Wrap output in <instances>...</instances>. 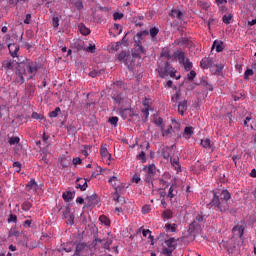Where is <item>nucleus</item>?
Here are the masks:
<instances>
[{"label": "nucleus", "instance_id": "46", "mask_svg": "<svg viewBox=\"0 0 256 256\" xmlns=\"http://www.w3.org/2000/svg\"><path fill=\"white\" fill-rule=\"evenodd\" d=\"M79 30H80V33L82 34V35H89L90 33H91V30H89V28H86V26L85 25H81L80 26V28H79Z\"/></svg>", "mask_w": 256, "mask_h": 256}, {"label": "nucleus", "instance_id": "62", "mask_svg": "<svg viewBox=\"0 0 256 256\" xmlns=\"http://www.w3.org/2000/svg\"><path fill=\"white\" fill-rule=\"evenodd\" d=\"M119 47H121V42L111 44L112 51H119Z\"/></svg>", "mask_w": 256, "mask_h": 256}, {"label": "nucleus", "instance_id": "52", "mask_svg": "<svg viewBox=\"0 0 256 256\" xmlns=\"http://www.w3.org/2000/svg\"><path fill=\"white\" fill-rule=\"evenodd\" d=\"M195 77H197V72H195V70H191L190 73L187 75V80L194 81Z\"/></svg>", "mask_w": 256, "mask_h": 256}, {"label": "nucleus", "instance_id": "3", "mask_svg": "<svg viewBox=\"0 0 256 256\" xmlns=\"http://www.w3.org/2000/svg\"><path fill=\"white\" fill-rule=\"evenodd\" d=\"M142 171H145V182L146 183H153L155 181V177H157V174L159 173V170L155 167V164H150L147 166H143Z\"/></svg>", "mask_w": 256, "mask_h": 256}, {"label": "nucleus", "instance_id": "33", "mask_svg": "<svg viewBox=\"0 0 256 256\" xmlns=\"http://www.w3.org/2000/svg\"><path fill=\"white\" fill-rule=\"evenodd\" d=\"M200 145L204 149H211V139L206 138L204 140H201Z\"/></svg>", "mask_w": 256, "mask_h": 256}, {"label": "nucleus", "instance_id": "17", "mask_svg": "<svg viewBox=\"0 0 256 256\" xmlns=\"http://www.w3.org/2000/svg\"><path fill=\"white\" fill-rule=\"evenodd\" d=\"M112 99L114 103H117V105H121V103L124 101L125 98H123L122 93L114 92L112 95Z\"/></svg>", "mask_w": 256, "mask_h": 256}, {"label": "nucleus", "instance_id": "32", "mask_svg": "<svg viewBox=\"0 0 256 256\" xmlns=\"http://www.w3.org/2000/svg\"><path fill=\"white\" fill-rule=\"evenodd\" d=\"M198 7H200V9H203L204 11H207V9H209V7H211V5L203 0H199L197 2Z\"/></svg>", "mask_w": 256, "mask_h": 256}, {"label": "nucleus", "instance_id": "9", "mask_svg": "<svg viewBox=\"0 0 256 256\" xmlns=\"http://www.w3.org/2000/svg\"><path fill=\"white\" fill-rule=\"evenodd\" d=\"M63 217L66 220L67 225H73L75 221V216L71 214V208L69 206H67L65 211L63 212Z\"/></svg>", "mask_w": 256, "mask_h": 256}, {"label": "nucleus", "instance_id": "11", "mask_svg": "<svg viewBox=\"0 0 256 256\" xmlns=\"http://www.w3.org/2000/svg\"><path fill=\"white\" fill-rule=\"evenodd\" d=\"M19 63H21V62H17V60H15V61L4 60V61L2 62V67H3L4 69H7V70L12 71V69H15V66H16V65L19 66Z\"/></svg>", "mask_w": 256, "mask_h": 256}, {"label": "nucleus", "instance_id": "51", "mask_svg": "<svg viewBox=\"0 0 256 256\" xmlns=\"http://www.w3.org/2000/svg\"><path fill=\"white\" fill-rule=\"evenodd\" d=\"M194 221H197L198 223H203L205 222V215H203V212H200L196 217H195V220Z\"/></svg>", "mask_w": 256, "mask_h": 256}, {"label": "nucleus", "instance_id": "20", "mask_svg": "<svg viewBox=\"0 0 256 256\" xmlns=\"http://www.w3.org/2000/svg\"><path fill=\"white\" fill-rule=\"evenodd\" d=\"M165 244L167 245L168 249H177V239L175 238H169L168 240H165Z\"/></svg>", "mask_w": 256, "mask_h": 256}, {"label": "nucleus", "instance_id": "2", "mask_svg": "<svg viewBox=\"0 0 256 256\" xmlns=\"http://www.w3.org/2000/svg\"><path fill=\"white\" fill-rule=\"evenodd\" d=\"M117 59L118 61H122L125 65H127L128 69H131L135 65V59L140 58L138 54L124 50L118 54Z\"/></svg>", "mask_w": 256, "mask_h": 256}, {"label": "nucleus", "instance_id": "1", "mask_svg": "<svg viewBox=\"0 0 256 256\" xmlns=\"http://www.w3.org/2000/svg\"><path fill=\"white\" fill-rule=\"evenodd\" d=\"M213 197L210 201V206L215 207L221 213H227L229 211V201L231 200V193L227 189L222 190L219 195L217 191H212Z\"/></svg>", "mask_w": 256, "mask_h": 256}, {"label": "nucleus", "instance_id": "40", "mask_svg": "<svg viewBox=\"0 0 256 256\" xmlns=\"http://www.w3.org/2000/svg\"><path fill=\"white\" fill-rule=\"evenodd\" d=\"M111 245H113V240L108 238L103 243V249H107L108 251H111Z\"/></svg>", "mask_w": 256, "mask_h": 256}, {"label": "nucleus", "instance_id": "18", "mask_svg": "<svg viewBox=\"0 0 256 256\" xmlns=\"http://www.w3.org/2000/svg\"><path fill=\"white\" fill-rule=\"evenodd\" d=\"M170 163L172 167L179 173L181 171V163L179 162V157L176 158H170Z\"/></svg>", "mask_w": 256, "mask_h": 256}, {"label": "nucleus", "instance_id": "14", "mask_svg": "<svg viewBox=\"0 0 256 256\" xmlns=\"http://www.w3.org/2000/svg\"><path fill=\"white\" fill-rule=\"evenodd\" d=\"M8 49L11 57H17V53H19V45L16 44H8Z\"/></svg>", "mask_w": 256, "mask_h": 256}, {"label": "nucleus", "instance_id": "39", "mask_svg": "<svg viewBox=\"0 0 256 256\" xmlns=\"http://www.w3.org/2000/svg\"><path fill=\"white\" fill-rule=\"evenodd\" d=\"M62 197L66 203H69L73 199V192H64Z\"/></svg>", "mask_w": 256, "mask_h": 256}, {"label": "nucleus", "instance_id": "58", "mask_svg": "<svg viewBox=\"0 0 256 256\" xmlns=\"http://www.w3.org/2000/svg\"><path fill=\"white\" fill-rule=\"evenodd\" d=\"M147 35H149V31H147V30L138 32L136 34V36H138V39H143L144 37H147Z\"/></svg>", "mask_w": 256, "mask_h": 256}, {"label": "nucleus", "instance_id": "21", "mask_svg": "<svg viewBox=\"0 0 256 256\" xmlns=\"http://www.w3.org/2000/svg\"><path fill=\"white\" fill-rule=\"evenodd\" d=\"M176 189H177V183L174 182V183L170 186V188H169V190H168V195H167V197H169L170 199H173V197H177V191H175ZM174 191H175V193H174Z\"/></svg>", "mask_w": 256, "mask_h": 256}, {"label": "nucleus", "instance_id": "38", "mask_svg": "<svg viewBox=\"0 0 256 256\" xmlns=\"http://www.w3.org/2000/svg\"><path fill=\"white\" fill-rule=\"evenodd\" d=\"M136 158L138 159V161H141V163H147V157L145 154V151H141Z\"/></svg>", "mask_w": 256, "mask_h": 256}, {"label": "nucleus", "instance_id": "7", "mask_svg": "<svg viewBox=\"0 0 256 256\" xmlns=\"http://www.w3.org/2000/svg\"><path fill=\"white\" fill-rule=\"evenodd\" d=\"M200 67L201 69H211V67H218V65H215V62H213V59L209 57H205L200 61Z\"/></svg>", "mask_w": 256, "mask_h": 256}, {"label": "nucleus", "instance_id": "4", "mask_svg": "<svg viewBox=\"0 0 256 256\" xmlns=\"http://www.w3.org/2000/svg\"><path fill=\"white\" fill-rule=\"evenodd\" d=\"M25 73V64L23 62L18 63V67L15 71V83H17L18 85H23V83H25Z\"/></svg>", "mask_w": 256, "mask_h": 256}, {"label": "nucleus", "instance_id": "55", "mask_svg": "<svg viewBox=\"0 0 256 256\" xmlns=\"http://www.w3.org/2000/svg\"><path fill=\"white\" fill-rule=\"evenodd\" d=\"M32 119H36V120H40L43 121V119H45V117L37 112H33L31 115Z\"/></svg>", "mask_w": 256, "mask_h": 256}, {"label": "nucleus", "instance_id": "57", "mask_svg": "<svg viewBox=\"0 0 256 256\" xmlns=\"http://www.w3.org/2000/svg\"><path fill=\"white\" fill-rule=\"evenodd\" d=\"M254 75V72H253V69H247L244 73V79L245 80H248L249 77L253 76Z\"/></svg>", "mask_w": 256, "mask_h": 256}, {"label": "nucleus", "instance_id": "13", "mask_svg": "<svg viewBox=\"0 0 256 256\" xmlns=\"http://www.w3.org/2000/svg\"><path fill=\"white\" fill-rule=\"evenodd\" d=\"M134 55H138V57L141 59V55H145V53H147V51L145 50V47H143V45H134Z\"/></svg>", "mask_w": 256, "mask_h": 256}, {"label": "nucleus", "instance_id": "23", "mask_svg": "<svg viewBox=\"0 0 256 256\" xmlns=\"http://www.w3.org/2000/svg\"><path fill=\"white\" fill-rule=\"evenodd\" d=\"M170 17H172L173 19H175V17H177L181 21V19H183L184 15H183V12H181V10L172 9L171 13H170Z\"/></svg>", "mask_w": 256, "mask_h": 256}, {"label": "nucleus", "instance_id": "63", "mask_svg": "<svg viewBox=\"0 0 256 256\" xmlns=\"http://www.w3.org/2000/svg\"><path fill=\"white\" fill-rule=\"evenodd\" d=\"M13 167L16 168V173L21 172V162H19V161L14 162Z\"/></svg>", "mask_w": 256, "mask_h": 256}, {"label": "nucleus", "instance_id": "8", "mask_svg": "<svg viewBox=\"0 0 256 256\" xmlns=\"http://www.w3.org/2000/svg\"><path fill=\"white\" fill-rule=\"evenodd\" d=\"M173 69L171 67V64H169L167 61L164 64V67H159V75L162 79H165V77H169V72Z\"/></svg>", "mask_w": 256, "mask_h": 256}, {"label": "nucleus", "instance_id": "29", "mask_svg": "<svg viewBox=\"0 0 256 256\" xmlns=\"http://www.w3.org/2000/svg\"><path fill=\"white\" fill-rule=\"evenodd\" d=\"M222 21L225 23V25H231V23H233V14H225L222 17Z\"/></svg>", "mask_w": 256, "mask_h": 256}, {"label": "nucleus", "instance_id": "61", "mask_svg": "<svg viewBox=\"0 0 256 256\" xmlns=\"http://www.w3.org/2000/svg\"><path fill=\"white\" fill-rule=\"evenodd\" d=\"M112 197H113V201H116L117 203H119L121 196L119 195V192L117 189L115 190V193L112 195Z\"/></svg>", "mask_w": 256, "mask_h": 256}, {"label": "nucleus", "instance_id": "16", "mask_svg": "<svg viewBox=\"0 0 256 256\" xmlns=\"http://www.w3.org/2000/svg\"><path fill=\"white\" fill-rule=\"evenodd\" d=\"M162 131V137H171V135H173V133H175V130L173 129L172 125H169L168 128L165 130V126L163 127V129H161Z\"/></svg>", "mask_w": 256, "mask_h": 256}, {"label": "nucleus", "instance_id": "24", "mask_svg": "<svg viewBox=\"0 0 256 256\" xmlns=\"http://www.w3.org/2000/svg\"><path fill=\"white\" fill-rule=\"evenodd\" d=\"M86 201H87V206L88 207H93V205H95V201H97V194L94 193L91 196H88L86 198Z\"/></svg>", "mask_w": 256, "mask_h": 256}, {"label": "nucleus", "instance_id": "43", "mask_svg": "<svg viewBox=\"0 0 256 256\" xmlns=\"http://www.w3.org/2000/svg\"><path fill=\"white\" fill-rule=\"evenodd\" d=\"M150 37H152V39H155L157 37V35H159V28L157 27H152L150 28Z\"/></svg>", "mask_w": 256, "mask_h": 256}, {"label": "nucleus", "instance_id": "26", "mask_svg": "<svg viewBox=\"0 0 256 256\" xmlns=\"http://www.w3.org/2000/svg\"><path fill=\"white\" fill-rule=\"evenodd\" d=\"M216 48V52L217 53H221V51H223V41H217L215 40L213 45H212V49H215Z\"/></svg>", "mask_w": 256, "mask_h": 256}, {"label": "nucleus", "instance_id": "41", "mask_svg": "<svg viewBox=\"0 0 256 256\" xmlns=\"http://www.w3.org/2000/svg\"><path fill=\"white\" fill-rule=\"evenodd\" d=\"M174 251L175 250H173V248L164 247V248H162V255L173 256Z\"/></svg>", "mask_w": 256, "mask_h": 256}, {"label": "nucleus", "instance_id": "37", "mask_svg": "<svg viewBox=\"0 0 256 256\" xmlns=\"http://www.w3.org/2000/svg\"><path fill=\"white\" fill-rule=\"evenodd\" d=\"M99 221L103 223V225H106V227H109V225H111V220H109L105 215H101L99 217Z\"/></svg>", "mask_w": 256, "mask_h": 256}, {"label": "nucleus", "instance_id": "64", "mask_svg": "<svg viewBox=\"0 0 256 256\" xmlns=\"http://www.w3.org/2000/svg\"><path fill=\"white\" fill-rule=\"evenodd\" d=\"M95 45H89V47H86L85 51H87L88 53H95Z\"/></svg>", "mask_w": 256, "mask_h": 256}, {"label": "nucleus", "instance_id": "34", "mask_svg": "<svg viewBox=\"0 0 256 256\" xmlns=\"http://www.w3.org/2000/svg\"><path fill=\"white\" fill-rule=\"evenodd\" d=\"M75 49H77V51H85L86 47H85V42L83 41H78L75 42L74 44Z\"/></svg>", "mask_w": 256, "mask_h": 256}, {"label": "nucleus", "instance_id": "54", "mask_svg": "<svg viewBox=\"0 0 256 256\" xmlns=\"http://www.w3.org/2000/svg\"><path fill=\"white\" fill-rule=\"evenodd\" d=\"M52 26L55 29H59V17L58 16H53V18H52Z\"/></svg>", "mask_w": 256, "mask_h": 256}, {"label": "nucleus", "instance_id": "31", "mask_svg": "<svg viewBox=\"0 0 256 256\" xmlns=\"http://www.w3.org/2000/svg\"><path fill=\"white\" fill-rule=\"evenodd\" d=\"M20 141L21 138H19L18 136L8 137L9 145H19Z\"/></svg>", "mask_w": 256, "mask_h": 256}, {"label": "nucleus", "instance_id": "25", "mask_svg": "<svg viewBox=\"0 0 256 256\" xmlns=\"http://www.w3.org/2000/svg\"><path fill=\"white\" fill-rule=\"evenodd\" d=\"M161 155L163 159H166L167 161H169V159H171V148L169 147L163 148Z\"/></svg>", "mask_w": 256, "mask_h": 256}, {"label": "nucleus", "instance_id": "59", "mask_svg": "<svg viewBox=\"0 0 256 256\" xmlns=\"http://www.w3.org/2000/svg\"><path fill=\"white\" fill-rule=\"evenodd\" d=\"M74 7H76V9H78V11H81V9H83V1L78 0L74 3Z\"/></svg>", "mask_w": 256, "mask_h": 256}, {"label": "nucleus", "instance_id": "30", "mask_svg": "<svg viewBox=\"0 0 256 256\" xmlns=\"http://www.w3.org/2000/svg\"><path fill=\"white\" fill-rule=\"evenodd\" d=\"M101 73H105L104 69H94L91 72H89V77L95 78V77H99V75H101Z\"/></svg>", "mask_w": 256, "mask_h": 256}, {"label": "nucleus", "instance_id": "36", "mask_svg": "<svg viewBox=\"0 0 256 256\" xmlns=\"http://www.w3.org/2000/svg\"><path fill=\"white\" fill-rule=\"evenodd\" d=\"M182 65H184L185 71H191V69H193V62H191L189 58H186V61Z\"/></svg>", "mask_w": 256, "mask_h": 256}, {"label": "nucleus", "instance_id": "28", "mask_svg": "<svg viewBox=\"0 0 256 256\" xmlns=\"http://www.w3.org/2000/svg\"><path fill=\"white\" fill-rule=\"evenodd\" d=\"M193 136V127H185L183 137L186 139H191Z\"/></svg>", "mask_w": 256, "mask_h": 256}, {"label": "nucleus", "instance_id": "22", "mask_svg": "<svg viewBox=\"0 0 256 256\" xmlns=\"http://www.w3.org/2000/svg\"><path fill=\"white\" fill-rule=\"evenodd\" d=\"M187 110V100H183L178 104V113L180 115H185V111Z\"/></svg>", "mask_w": 256, "mask_h": 256}, {"label": "nucleus", "instance_id": "19", "mask_svg": "<svg viewBox=\"0 0 256 256\" xmlns=\"http://www.w3.org/2000/svg\"><path fill=\"white\" fill-rule=\"evenodd\" d=\"M175 59H178L179 63L183 65L185 61H187V58H185V52L183 51H177L174 53Z\"/></svg>", "mask_w": 256, "mask_h": 256}, {"label": "nucleus", "instance_id": "12", "mask_svg": "<svg viewBox=\"0 0 256 256\" xmlns=\"http://www.w3.org/2000/svg\"><path fill=\"white\" fill-rule=\"evenodd\" d=\"M75 183L76 189H80V191H87V188L89 187L87 181L83 180V178H77Z\"/></svg>", "mask_w": 256, "mask_h": 256}, {"label": "nucleus", "instance_id": "6", "mask_svg": "<svg viewBox=\"0 0 256 256\" xmlns=\"http://www.w3.org/2000/svg\"><path fill=\"white\" fill-rule=\"evenodd\" d=\"M24 64L25 71H28L30 75L35 76L37 75V71H39V65L37 62L29 61V60H23L22 62Z\"/></svg>", "mask_w": 256, "mask_h": 256}, {"label": "nucleus", "instance_id": "44", "mask_svg": "<svg viewBox=\"0 0 256 256\" xmlns=\"http://www.w3.org/2000/svg\"><path fill=\"white\" fill-rule=\"evenodd\" d=\"M165 229L167 230V231H171V233H175V231H177V224H169V223H167V224H165Z\"/></svg>", "mask_w": 256, "mask_h": 256}, {"label": "nucleus", "instance_id": "49", "mask_svg": "<svg viewBox=\"0 0 256 256\" xmlns=\"http://www.w3.org/2000/svg\"><path fill=\"white\" fill-rule=\"evenodd\" d=\"M31 207H33V204L29 201H25L23 204H22V210L23 211H29V209H31Z\"/></svg>", "mask_w": 256, "mask_h": 256}, {"label": "nucleus", "instance_id": "53", "mask_svg": "<svg viewBox=\"0 0 256 256\" xmlns=\"http://www.w3.org/2000/svg\"><path fill=\"white\" fill-rule=\"evenodd\" d=\"M160 57H165L167 59V61H169L171 59V54L169 53V51L165 50V48L162 49V52L160 54Z\"/></svg>", "mask_w": 256, "mask_h": 256}, {"label": "nucleus", "instance_id": "42", "mask_svg": "<svg viewBox=\"0 0 256 256\" xmlns=\"http://www.w3.org/2000/svg\"><path fill=\"white\" fill-rule=\"evenodd\" d=\"M87 247L85 243H79L76 245L75 255H79V253Z\"/></svg>", "mask_w": 256, "mask_h": 256}, {"label": "nucleus", "instance_id": "10", "mask_svg": "<svg viewBox=\"0 0 256 256\" xmlns=\"http://www.w3.org/2000/svg\"><path fill=\"white\" fill-rule=\"evenodd\" d=\"M122 119H129L135 117V110L133 108H125L120 110Z\"/></svg>", "mask_w": 256, "mask_h": 256}, {"label": "nucleus", "instance_id": "56", "mask_svg": "<svg viewBox=\"0 0 256 256\" xmlns=\"http://www.w3.org/2000/svg\"><path fill=\"white\" fill-rule=\"evenodd\" d=\"M155 125H157V127H160V129L163 130V128L165 127V125H163V118L159 117L158 119H156L154 121Z\"/></svg>", "mask_w": 256, "mask_h": 256}, {"label": "nucleus", "instance_id": "60", "mask_svg": "<svg viewBox=\"0 0 256 256\" xmlns=\"http://www.w3.org/2000/svg\"><path fill=\"white\" fill-rule=\"evenodd\" d=\"M8 223H17V215L10 214L8 217Z\"/></svg>", "mask_w": 256, "mask_h": 256}, {"label": "nucleus", "instance_id": "50", "mask_svg": "<svg viewBox=\"0 0 256 256\" xmlns=\"http://www.w3.org/2000/svg\"><path fill=\"white\" fill-rule=\"evenodd\" d=\"M59 113H61V108L56 107L54 111L49 113V117L55 118L59 115Z\"/></svg>", "mask_w": 256, "mask_h": 256}, {"label": "nucleus", "instance_id": "48", "mask_svg": "<svg viewBox=\"0 0 256 256\" xmlns=\"http://www.w3.org/2000/svg\"><path fill=\"white\" fill-rule=\"evenodd\" d=\"M91 149H93V146H91V145H85V146H84V149L82 150V154H83L85 157H89V152H88V151H91Z\"/></svg>", "mask_w": 256, "mask_h": 256}, {"label": "nucleus", "instance_id": "27", "mask_svg": "<svg viewBox=\"0 0 256 256\" xmlns=\"http://www.w3.org/2000/svg\"><path fill=\"white\" fill-rule=\"evenodd\" d=\"M109 183H111V185L115 189V191H116V189L118 190V187L121 184V182L118 180V178L116 176H112L109 179Z\"/></svg>", "mask_w": 256, "mask_h": 256}, {"label": "nucleus", "instance_id": "5", "mask_svg": "<svg viewBox=\"0 0 256 256\" xmlns=\"http://www.w3.org/2000/svg\"><path fill=\"white\" fill-rule=\"evenodd\" d=\"M201 229V225L197 223V221H193L189 224L187 233L184 234L183 239H191L192 241H195V233L197 230Z\"/></svg>", "mask_w": 256, "mask_h": 256}, {"label": "nucleus", "instance_id": "15", "mask_svg": "<svg viewBox=\"0 0 256 256\" xmlns=\"http://www.w3.org/2000/svg\"><path fill=\"white\" fill-rule=\"evenodd\" d=\"M100 154H101V157H103L104 159L107 158V159L111 160V154L107 150V144H102L101 145Z\"/></svg>", "mask_w": 256, "mask_h": 256}, {"label": "nucleus", "instance_id": "47", "mask_svg": "<svg viewBox=\"0 0 256 256\" xmlns=\"http://www.w3.org/2000/svg\"><path fill=\"white\" fill-rule=\"evenodd\" d=\"M162 217L164 219H172L173 218V212L171 210H166L162 213Z\"/></svg>", "mask_w": 256, "mask_h": 256}, {"label": "nucleus", "instance_id": "45", "mask_svg": "<svg viewBox=\"0 0 256 256\" xmlns=\"http://www.w3.org/2000/svg\"><path fill=\"white\" fill-rule=\"evenodd\" d=\"M108 123H110V125H113L114 127H117V123H119V118L117 116H112L109 118Z\"/></svg>", "mask_w": 256, "mask_h": 256}, {"label": "nucleus", "instance_id": "35", "mask_svg": "<svg viewBox=\"0 0 256 256\" xmlns=\"http://www.w3.org/2000/svg\"><path fill=\"white\" fill-rule=\"evenodd\" d=\"M26 189L28 191H31V189H37V182L35 181V179H31L28 184L26 185Z\"/></svg>", "mask_w": 256, "mask_h": 256}]
</instances>
